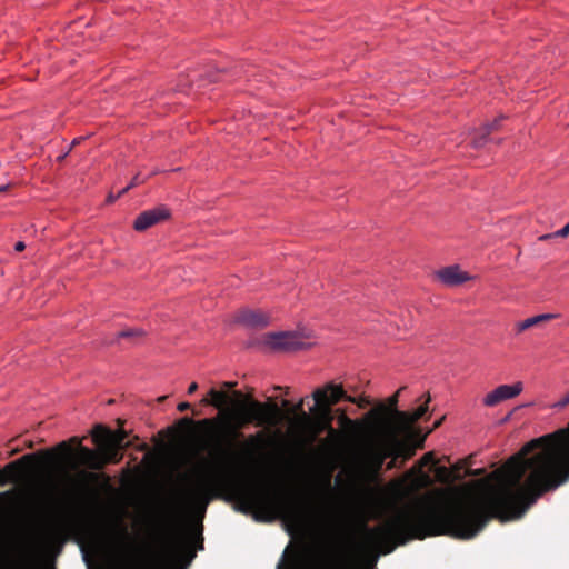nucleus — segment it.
Returning <instances> with one entry per match:
<instances>
[{
	"mask_svg": "<svg viewBox=\"0 0 569 569\" xmlns=\"http://www.w3.org/2000/svg\"><path fill=\"white\" fill-rule=\"evenodd\" d=\"M505 119V116L497 117L492 122L485 124L473 137L472 146L475 148H482L487 142V137L497 131L500 128L501 121Z\"/></svg>",
	"mask_w": 569,
	"mask_h": 569,
	"instance_id": "aec40b11",
	"label": "nucleus"
},
{
	"mask_svg": "<svg viewBox=\"0 0 569 569\" xmlns=\"http://www.w3.org/2000/svg\"><path fill=\"white\" fill-rule=\"evenodd\" d=\"M463 468L462 465H455L453 472L451 473L446 467H442L439 471L443 473L447 478H452V480H461L462 476L460 475V470Z\"/></svg>",
	"mask_w": 569,
	"mask_h": 569,
	"instance_id": "a878e982",
	"label": "nucleus"
},
{
	"mask_svg": "<svg viewBox=\"0 0 569 569\" xmlns=\"http://www.w3.org/2000/svg\"><path fill=\"white\" fill-rule=\"evenodd\" d=\"M236 386H237L236 381L222 382V385H221L222 390H216L212 388L209 391V396L211 397V399L203 398L201 400V403L203 406H213L218 409L226 408L230 402V396H229L228 391L233 390L236 388Z\"/></svg>",
	"mask_w": 569,
	"mask_h": 569,
	"instance_id": "f3484780",
	"label": "nucleus"
},
{
	"mask_svg": "<svg viewBox=\"0 0 569 569\" xmlns=\"http://www.w3.org/2000/svg\"><path fill=\"white\" fill-rule=\"evenodd\" d=\"M568 234H569V222L563 228H561L560 230L555 232L556 237H561V238H565Z\"/></svg>",
	"mask_w": 569,
	"mask_h": 569,
	"instance_id": "c756f323",
	"label": "nucleus"
},
{
	"mask_svg": "<svg viewBox=\"0 0 569 569\" xmlns=\"http://www.w3.org/2000/svg\"><path fill=\"white\" fill-rule=\"evenodd\" d=\"M485 473V469L480 468V469H468L466 471V475L467 476H482Z\"/></svg>",
	"mask_w": 569,
	"mask_h": 569,
	"instance_id": "2f4dec72",
	"label": "nucleus"
},
{
	"mask_svg": "<svg viewBox=\"0 0 569 569\" xmlns=\"http://www.w3.org/2000/svg\"><path fill=\"white\" fill-rule=\"evenodd\" d=\"M557 318V315L555 313H542L535 317L527 318L523 321H520L517 323V332L520 333L525 330H528L533 327H538L542 323H546L552 319Z\"/></svg>",
	"mask_w": 569,
	"mask_h": 569,
	"instance_id": "412c9836",
	"label": "nucleus"
},
{
	"mask_svg": "<svg viewBox=\"0 0 569 569\" xmlns=\"http://www.w3.org/2000/svg\"><path fill=\"white\" fill-rule=\"evenodd\" d=\"M191 408V405L189 402H181L178 405V410L179 411H187Z\"/></svg>",
	"mask_w": 569,
	"mask_h": 569,
	"instance_id": "f704fd0d",
	"label": "nucleus"
},
{
	"mask_svg": "<svg viewBox=\"0 0 569 569\" xmlns=\"http://www.w3.org/2000/svg\"><path fill=\"white\" fill-rule=\"evenodd\" d=\"M166 399H167V396H161V397L158 398V401L159 402H163Z\"/></svg>",
	"mask_w": 569,
	"mask_h": 569,
	"instance_id": "a18cd8bd",
	"label": "nucleus"
},
{
	"mask_svg": "<svg viewBox=\"0 0 569 569\" xmlns=\"http://www.w3.org/2000/svg\"><path fill=\"white\" fill-rule=\"evenodd\" d=\"M122 194H123V193H120V191H119L116 196H113L112 193H110V194L108 196V199H107V200H108V202H110V203H111V202L116 201L118 198H120Z\"/></svg>",
	"mask_w": 569,
	"mask_h": 569,
	"instance_id": "e433bc0d",
	"label": "nucleus"
},
{
	"mask_svg": "<svg viewBox=\"0 0 569 569\" xmlns=\"http://www.w3.org/2000/svg\"><path fill=\"white\" fill-rule=\"evenodd\" d=\"M70 441L78 445L77 455L79 465L84 466L91 470H101L107 465L111 463V461L107 459V453L101 443H94L97 446V450H93L82 446L78 437L71 438Z\"/></svg>",
	"mask_w": 569,
	"mask_h": 569,
	"instance_id": "f8f14e48",
	"label": "nucleus"
},
{
	"mask_svg": "<svg viewBox=\"0 0 569 569\" xmlns=\"http://www.w3.org/2000/svg\"><path fill=\"white\" fill-rule=\"evenodd\" d=\"M325 432H327L328 436L321 441V447L327 452L338 451L342 447L343 442L348 440L347 436H345L341 431L335 429L333 427H331V429L326 430Z\"/></svg>",
	"mask_w": 569,
	"mask_h": 569,
	"instance_id": "6ab92c4d",
	"label": "nucleus"
},
{
	"mask_svg": "<svg viewBox=\"0 0 569 569\" xmlns=\"http://www.w3.org/2000/svg\"><path fill=\"white\" fill-rule=\"evenodd\" d=\"M170 216L166 207H158L154 209L141 212L133 222V229L142 232L153 227L154 224L168 219Z\"/></svg>",
	"mask_w": 569,
	"mask_h": 569,
	"instance_id": "4468645a",
	"label": "nucleus"
},
{
	"mask_svg": "<svg viewBox=\"0 0 569 569\" xmlns=\"http://www.w3.org/2000/svg\"><path fill=\"white\" fill-rule=\"evenodd\" d=\"M14 497L13 490H8L4 492H0V501L10 500Z\"/></svg>",
	"mask_w": 569,
	"mask_h": 569,
	"instance_id": "7c9ffc66",
	"label": "nucleus"
},
{
	"mask_svg": "<svg viewBox=\"0 0 569 569\" xmlns=\"http://www.w3.org/2000/svg\"><path fill=\"white\" fill-rule=\"evenodd\" d=\"M342 397V385L333 382H328L312 392L315 406L310 409L311 420L306 421V423L310 425L313 438L331 429L333 421L332 406L339 403Z\"/></svg>",
	"mask_w": 569,
	"mask_h": 569,
	"instance_id": "423d86ee",
	"label": "nucleus"
},
{
	"mask_svg": "<svg viewBox=\"0 0 569 569\" xmlns=\"http://www.w3.org/2000/svg\"><path fill=\"white\" fill-rule=\"evenodd\" d=\"M553 237H556L555 233L543 234V236H541L539 238V240L545 241V240H548V239L553 238Z\"/></svg>",
	"mask_w": 569,
	"mask_h": 569,
	"instance_id": "a19ab883",
	"label": "nucleus"
},
{
	"mask_svg": "<svg viewBox=\"0 0 569 569\" xmlns=\"http://www.w3.org/2000/svg\"><path fill=\"white\" fill-rule=\"evenodd\" d=\"M83 138H77L72 141V147L79 144Z\"/></svg>",
	"mask_w": 569,
	"mask_h": 569,
	"instance_id": "37998d69",
	"label": "nucleus"
},
{
	"mask_svg": "<svg viewBox=\"0 0 569 569\" xmlns=\"http://www.w3.org/2000/svg\"><path fill=\"white\" fill-rule=\"evenodd\" d=\"M446 416H442L440 419H438L435 423H433V427L432 429H437L441 426V423L443 422Z\"/></svg>",
	"mask_w": 569,
	"mask_h": 569,
	"instance_id": "ea45409f",
	"label": "nucleus"
},
{
	"mask_svg": "<svg viewBox=\"0 0 569 569\" xmlns=\"http://www.w3.org/2000/svg\"><path fill=\"white\" fill-rule=\"evenodd\" d=\"M282 406H283V407H288V406H289V401H288V400H283V401H282Z\"/></svg>",
	"mask_w": 569,
	"mask_h": 569,
	"instance_id": "8fccbe9b",
	"label": "nucleus"
},
{
	"mask_svg": "<svg viewBox=\"0 0 569 569\" xmlns=\"http://www.w3.org/2000/svg\"><path fill=\"white\" fill-rule=\"evenodd\" d=\"M263 343L277 351H297L309 347L298 333L290 331L268 333Z\"/></svg>",
	"mask_w": 569,
	"mask_h": 569,
	"instance_id": "9b49d317",
	"label": "nucleus"
},
{
	"mask_svg": "<svg viewBox=\"0 0 569 569\" xmlns=\"http://www.w3.org/2000/svg\"><path fill=\"white\" fill-rule=\"evenodd\" d=\"M568 437H569V435H568L567 430L560 429L555 433L548 435V446H551L552 445L551 441L556 438H559L560 441H563Z\"/></svg>",
	"mask_w": 569,
	"mask_h": 569,
	"instance_id": "cd10ccee",
	"label": "nucleus"
},
{
	"mask_svg": "<svg viewBox=\"0 0 569 569\" xmlns=\"http://www.w3.org/2000/svg\"><path fill=\"white\" fill-rule=\"evenodd\" d=\"M143 336H144V331L142 329H139V328L126 329V330L118 332L117 341H119L120 339L134 340V339L141 338Z\"/></svg>",
	"mask_w": 569,
	"mask_h": 569,
	"instance_id": "5701e85b",
	"label": "nucleus"
},
{
	"mask_svg": "<svg viewBox=\"0 0 569 569\" xmlns=\"http://www.w3.org/2000/svg\"><path fill=\"white\" fill-rule=\"evenodd\" d=\"M342 393H343V397L341 398V401L345 400V401L355 403L361 409L368 407L371 403V401L368 397H353V396L348 395L347 390H345L343 387H342Z\"/></svg>",
	"mask_w": 569,
	"mask_h": 569,
	"instance_id": "4be33fe9",
	"label": "nucleus"
},
{
	"mask_svg": "<svg viewBox=\"0 0 569 569\" xmlns=\"http://www.w3.org/2000/svg\"><path fill=\"white\" fill-rule=\"evenodd\" d=\"M426 400L422 405H420L416 410L412 412L407 411L408 417L405 419H401L399 426H398V432L399 437L408 438L412 441V436L416 433V429L413 425L421 419L429 410V402L431 400V397L429 393L426 396Z\"/></svg>",
	"mask_w": 569,
	"mask_h": 569,
	"instance_id": "ddd939ff",
	"label": "nucleus"
},
{
	"mask_svg": "<svg viewBox=\"0 0 569 569\" xmlns=\"http://www.w3.org/2000/svg\"><path fill=\"white\" fill-rule=\"evenodd\" d=\"M405 387L389 397L386 402H379L367 412V422L378 438L360 452L363 469L379 476L383 466L386 470L400 469L405 462L416 455V447L408 438L399 437L398 426L401 419L408 417L407 411L398 409L399 395Z\"/></svg>",
	"mask_w": 569,
	"mask_h": 569,
	"instance_id": "f257e3e1",
	"label": "nucleus"
},
{
	"mask_svg": "<svg viewBox=\"0 0 569 569\" xmlns=\"http://www.w3.org/2000/svg\"><path fill=\"white\" fill-rule=\"evenodd\" d=\"M144 180H146V178H141V174H140V173H137V174L132 178L131 182H130L126 188H123L122 190H120V193H126V192H128V190H130L131 188H133V187H136V186H139V184L143 183V182H144Z\"/></svg>",
	"mask_w": 569,
	"mask_h": 569,
	"instance_id": "bb28decb",
	"label": "nucleus"
},
{
	"mask_svg": "<svg viewBox=\"0 0 569 569\" xmlns=\"http://www.w3.org/2000/svg\"><path fill=\"white\" fill-rule=\"evenodd\" d=\"M182 421L186 422V423H191L192 422V420L189 419V418H183Z\"/></svg>",
	"mask_w": 569,
	"mask_h": 569,
	"instance_id": "09e8293b",
	"label": "nucleus"
},
{
	"mask_svg": "<svg viewBox=\"0 0 569 569\" xmlns=\"http://www.w3.org/2000/svg\"><path fill=\"white\" fill-rule=\"evenodd\" d=\"M220 456L222 459L217 468L198 476L181 490L180 501L186 508L204 512L209 502L218 496V491L230 482V451L221 449Z\"/></svg>",
	"mask_w": 569,
	"mask_h": 569,
	"instance_id": "39448f33",
	"label": "nucleus"
},
{
	"mask_svg": "<svg viewBox=\"0 0 569 569\" xmlns=\"http://www.w3.org/2000/svg\"><path fill=\"white\" fill-rule=\"evenodd\" d=\"M257 437H262V433H258L256 437H254V436H251V437H250V439H249V441H250V442L256 441V438H257Z\"/></svg>",
	"mask_w": 569,
	"mask_h": 569,
	"instance_id": "c03bdc74",
	"label": "nucleus"
},
{
	"mask_svg": "<svg viewBox=\"0 0 569 569\" xmlns=\"http://www.w3.org/2000/svg\"><path fill=\"white\" fill-rule=\"evenodd\" d=\"M67 154H68V152H67V153H64V154H62V156H59V157H58V160H59V161H62V160L67 157Z\"/></svg>",
	"mask_w": 569,
	"mask_h": 569,
	"instance_id": "49530a36",
	"label": "nucleus"
},
{
	"mask_svg": "<svg viewBox=\"0 0 569 569\" xmlns=\"http://www.w3.org/2000/svg\"><path fill=\"white\" fill-rule=\"evenodd\" d=\"M412 443L415 445V447L417 448V445L412 441ZM418 447H421V443H418Z\"/></svg>",
	"mask_w": 569,
	"mask_h": 569,
	"instance_id": "3c124183",
	"label": "nucleus"
},
{
	"mask_svg": "<svg viewBox=\"0 0 569 569\" xmlns=\"http://www.w3.org/2000/svg\"><path fill=\"white\" fill-rule=\"evenodd\" d=\"M436 277L448 287H457L470 279L458 266H449L436 272Z\"/></svg>",
	"mask_w": 569,
	"mask_h": 569,
	"instance_id": "a211bd4d",
	"label": "nucleus"
},
{
	"mask_svg": "<svg viewBox=\"0 0 569 569\" xmlns=\"http://www.w3.org/2000/svg\"><path fill=\"white\" fill-rule=\"evenodd\" d=\"M194 557L196 553L190 550L183 532L176 530L164 539L161 548L143 563L138 562L128 546L122 543L116 563L117 569H169L184 558H187L186 566H188Z\"/></svg>",
	"mask_w": 569,
	"mask_h": 569,
	"instance_id": "20e7f679",
	"label": "nucleus"
},
{
	"mask_svg": "<svg viewBox=\"0 0 569 569\" xmlns=\"http://www.w3.org/2000/svg\"><path fill=\"white\" fill-rule=\"evenodd\" d=\"M291 412L293 415H298L300 417L301 421L305 423H306V421L311 420L310 415L303 410V399H301L297 405H295Z\"/></svg>",
	"mask_w": 569,
	"mask_h": 569,
	"instance_id": "393cba45",
	"label": "nucleus"
},
{
	"mask_svg": "<svg viewBox=\"0 0 569 569\" xmlns=\"http://www.w3.org/2000/svg\"><path fill=\"white\" fill-rule=\"evenodd\" d=\"M521 391H522L521 382H516L515 385H511V386L510 385H501V386L497 387L495 390H492L491 392H489L483 398V403L487 407H495L498 403H500L501 401L517 397L518 395H520Z\"/></svg>",
	"mask_w": 569,
	"mask_h": 569,
	"instance_id": "2eb2a0df",
	"label": "nucleus"
},
{
	"mask_svg": "<svg viewBox=\"0 0 569 569\" xmlns=\"http://www.w3.org/2000/svg\"><path fill=\"white\" fill-rule=\"evenodd\" d=\"M93 443H101L104 448L107 459L111 465H117L123 459L122 450L129 447L124 443L128 432L123 428L113 431L102 425H97L91 432Z\"/></svg>",
	"mask_w": 569,
	"mask_h": 569,
	"instance_id": "1a4fd4ad",
	"label": "nucleus"
},
{
	"mask_svg": "<svg viewBox=\"0 0 569 569\" xmlns=\"http://www.w3.org/2000/svg\"><path fill=\"white\" fill-rule=\"evenodd\" d=\"M24 248H26V244H24V242H22V241L17 242V243H16V246H14V249H16V251H18V252L23 251V250H24Z\"/></svg>",
	"mask_w": 569,
	"mask_h": 569,
	"instance_id": "58836bf2",
	"label": "nucleus"
},
{
	"mask_svg": "<svg viewBox=\"0 0 569 569\" xmlns=\"http://www.w3.org/2000/svg\"><path fill=\"white\" fill-rule=\"evenodd\" d=\"M198 390V383L197 382H192L189 388H188V393L189 395H192L196 391Z\"/></svg>",
	"mask_w": 569,
	"mask_h": 569,
	"instance_id": "4c0bfd02",
	"label": "nucleus"
},
{
	"mask_svg": "<svg viewBox=\"0 0 569 569\" xmlns=\"http://www.w3.org/2000/svg\"><path fill=\"white\" fill-rule=\"evenodd\" d=\"M237 493L240 510L252 512L258 521H271L282 517L287 522V531L293 535L303 523V512L289 497L271 493L266 488L257 486H238Z\"/></svg>",
	"mask_w": 569,
	"mask_h": 569,
	"instance_id": "f03ea898",
	"label": "nucleus"
},
{
	"mask_svg": "<svg viewBox=\"0 0 569 569\" xmlns=\"http://www.w3.org/2000/svg\"><path fill=\"white\" fill-rule=\"evenodd\" d=\"M234 319L238 323L253 329H262L270 322V317L258 309H241L236 313Z\"/></svg>",
	"mask_w": 569,
	"mask_h": 569,
	"instance_id": "dca6fc26",
	"label": "nucleus"
},
{
	"mask_svg": "<svg viewBox=\"0 0 569 569\" xmlns=\"http://www.w3.org/2000/svg\"><path fill=\"white\" fill-rule=\"evenodd\" d=\"M83 476H84V477H87V478H90V479H96V478H98V476H97L96 473H86V472H84V473H83Z\"/></svg>",
	"mask_w": 569,
	"mask_h": 569,
	"instance_id": "79ce46f5",
	"label": "nucleus"
},
{
	"mask_svg": "<svg viewBox=\"0 0 569 569\" xmlns=\"http://www.w3.org/2000/svg\"><path fill=\"white\" fill-rule=\"evenodd\" d=\"M232 397L238 401L240 411H230L224 421V437L228 449L241 438V429L247 425L262 428L277 427L282 418L281 408L272 400L261 402L251 396H244L241 391L233 390Z\"/></svg>",
	"mask_w": 569,
	"mask_h": 569,
	"instance_id": "7ed1b4c3",
	"label": "nucleus"
},
{
	"mask_svg": "<svg viewBox=\"0 0 569 569\" xmlns=\"http://www.w3.org/2000/svg\"><path fill=\"white\" fill-rule=\"evenodd\" d=\"M216 421L212 419H203L199 421V425L206 428H212L214 426Z\"/></svg>",
	"mask_w": 569,
	"mask_h": 569,
	"instance_id": "473e14b6",
	"label": "nucleus"
},
{
	"mask_svg": "<svg viewBox=\"0 0 569 569\" xmlns=\"http://www.w3.org/2000/svg\"><path fill=\"white\" fill-rule=\"evenodd\" d=\"M312 549L301 541L295 548L288 546L282 558L277 565V569H358L357 566L349 560H340L327 563L325 566H310L312 558ZM372 569H376L372 567Z\"/></svg>",
	"mask_w": 569,
	"mask_h": 569,
	"instance_id": "6e6552de",
	"label": "nucleus"
},
{
	"mask_svg": "<svg viewBox=\"0 0 569 569\" xmlns=\"http://www.w3.org/2000/svg\"><path fill=\"white\" fill-rule=\"evenodd\" d=\"M54 460L53 450H42L36 453H28L8 463L0 470V486L9 482H18L37 469L49 466Z\"/></svg>",
	"mask_w": 569,
	"mask_h": 569,
	"instance_id": "0eeeda50",
	"label": "nucleus"
},
{
	"mask_svg": "<svg viewBox=\"0 0 569 569\" xmlns=\"http://www.w3.org/2000/svg\"><path fill=\"white\" fill-rule=\"evenodd\" d=\"M338 423L341 428V432L348 437V440L356 439L360 433L368 436L369 441L362 448V450L372 442H377L376 430L367 422V413L361 419H351L347 416L345 409H337Z\"/></svg>",
	"mask_w": 569,
	"mask_h": 569,
	"instance_id": "9d476101",
	"label": "nucleus"
},
{
	"mask_svg": "<svg viewBox=\"0 0 569 569\" xmlns=\"http://www.w3.org/2000/svg\"><path fill=\"white\" fill-rule=\"evenodd\" d=\"M8 189V186H0V192H3Z\"/></svg>",
	"mask_w": 569,
	"mask_h": 569,
	"instance_id": "de8ad7c7",
	"label": "nucleus"
},
{
	"mask_svg": "<svg viewBox=\"0 0 569 569\" xmlns=\"http://www.w3.org/2000/svg\"><path fill=\"white\" fill-rule=\"evenodd\" d=\"M56 450L61 451L68 458L73 456V453H74L72 448L66 441L60 442L57 446Z\"/></svg>",
	"mask_w": 569,
	"mask_h": 569,
	"instance_id": "c85d7f7f",
	"label": "nucleus"
},
{
	"mask_svg": "<svg viewBox=\"0 0 569 569\" xmlns=\"http://www.w3.org/2000/svg\"><path fill=\"white\" fill-rule=\"evenodd\" d=\"M569 405V392L558 402L559 407H565Z\"/></svg>",
	"mask_w": 569,
	"mask_h": 569,
	"instance_id": "c9c22d12",
	"label": "nucleus"
},
{
	"mask_svg": "<svg viewBox=\"0 0 569 569\" xmlns=\"http://www.w3.org/2000/svg\"><path fill=\"white\" fill-rule=\"evenodd\" d=\"M13 569H57L54 561H49L43 563L42 566H34L31 561H26L23 559V562L19 563V566H16Z\"/></svg>",
	"mask_w": 569,
	"mask_h": 569,
	"instance_id": "b1692460",
	"label": "nucleus"
},
{
	"mask_svg": "<svg viewBox=\"0 0 569 569\" xmlns=\"http://www.w3.org/2000/svg\"><path fill=\"white\" fill-rule=\"evenodd\" d=\"M421 460H422L423 463L431 462L433 460L432 452L425 453L423 457L421 458Z\"/></svg>",
	"mask_w": 569,
	"mask_h": 569,
	"instance_id": "72a5a7b5",
	"label": "nucleus"
}]
</instances>
